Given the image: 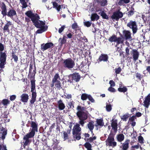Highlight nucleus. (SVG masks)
I'll use <instances>...</instances> for the list:
<instances>
[{
	"instance_id": "obj_34",
	"label": "nucleus",
	"mask_w": 150,
	"mask_h": 150,
	"mask_svg": "<svg viewBox=\"0 0 150 150\" xmlns=\"http://www.w3.org/2000/svg\"><path fill=\"white\" fill-rule=\"evenodd\" d=\"M67 37L64 35L63 38H60L59 39V41L61 46H62L63 45L65 44L67 41Z\"/></svg>"
},
{
	"instance_id": "obj_58",
	"label": "nucleus",
	"mask_w": 150,
	"mask_h": 150,
	"mask_svg": "<svg viewBox=\"0 0 150 150\" xmlns=\"http://www.w3.org/2000/svg\"><path fill=\"white\" fill-rule=\"evenodd\" d=\"M115 72L116 74H119L121 72V69L120 67L115 69Z\"/></svg>"
},
{
	"instance_id": "obj_56",
	"label": "nucleus",
	"mask_w": 150,
	"mask_h": 150,
	"mask_svg": "<svg viewBox=\"0 0 150 150\" xmlns=\"http://www.w3.org/2000/svg\"><path fill=\"white\" fill-rule=\"evenodd\" d=\"M16 96L15 95H12L10 96V100L14 101L16 98Z\"/></svg>"
},
{
	"instance_id": "obj_18",
	"label": "nucleus",
	"mask_w": 150,
	"mask_h": 150,
	"mask_svg": "<svg viewBox=\"0 0 150 150\" xmlns=\"http://www.w3.org/2000/svg\"><path fill=\"white\" fill-rule=\"evenodd\" d=\"M87 99H88L91 103L95 102L94 100L90 95L86 93L82 94L81 96V99L83 100H86Z\"/></svg>"
},
{
	"instance_id": "obj_2",
	"label": "nucleus",
	"mask_w": 150,
	"mask_h": 150,
	"mask_svg": "<svg viewBox=\"0 0 150 150\" xmlns=\"http://www.w3.org/2000/svg\"><path fill=\"white\" fill-rule=\"evenodd\" d=\"M108 40L111 42H116V46L117 47V51H118L120 55L121 56L122 54L121 49L122 48V38L120 37L117 38L115 35H113L109 38Z\"/></svg>"
},
{
	"instance_id": "obj_52",
	"label": "nucleus",
	"mask_w": 150,
	"mask_h": 150,
	"mask_svg": "<svg viewBox=\"0 0 150 150\" xmlns=\"http://www.w3.org/2000/svg\"><path fill=\"white\" fill-rule=\"evenodd\" d=\"M65 28L66 27L65 25H63L59 29L58 32L60 33H61Z\"/></svg>"
},
{
	"instance_id": "obj_55",
	"label": "nucleus",
	"mask_w": 150,
	"mask_h": 150,
	"mask_svg": "<svg viewBox=\"0 0 150 150\" xmlns=\"http://www.w3.org/2000/svg\"><path fill=\"white\" fill-rule=\"evenodd\" d=\"M43 150H52L49 146H48L47 144L45 145L43 147Z\"/></svg>"
},
{
	"instance_id": "obj_1",
	"label": "nucleus",
	"mask_w": 150,
	"mask_h": 150,
	"mask_svg": "<svg viewBox=\"0 0 150 150\" xmlns=\"http://www.w3.org/2000/svg\"><path fill=\"white\" fill-rule=\"evenodd\" d=\"M77 112L76 115L79 120V123L82 126H83L85 123L84 121L88 118V112L87 110L86 107L79 105L76 107Z\"/></svg>"
},
{
	"instance_id": "obj_48",
	"label": "nucleus",
	"mask_w": 150,
	"mask_h": 150,
	"mask_svg": "<svg viewBox=\"0 0 150 150\" xmlns=\"http://www.w3.org/2000/svg\"><path fill=\"white\" fill-rule=\"evenodd\" d=\"M0 150H7V147L6 145L0 144Z\"/></svg>"
},
{
	"instance_id": "obj_23",
	"label": "nucleus",
	"mask_w": 150,
	"mask_h": 150,
	"mask_svg": "<svg viewBox=\"0 0 150 150\" xmlns=\"http://www.w3.org/2000/svg\"><path fill=\"white\" fill-rule=\"evenodd\" d=\"M6 16L12 19L13 16H17L16 11L13 9H9Z\"/></svg>"
},
{
	"instance_id": "obj_60",
	"label": "nucleus",
	"mask_w": 150,
	"mask_h": 150,
	"mask_svg": "<svg viewBox=\"0 0 150 150\" xmlns=\"http://www.w3.org/2000/svg\"><path fill=\"white\" fill-rule=\"evenodd\" d=\"M125 51H126V57H128L129 55V48L128 47H127L126 48Z\"/></svg>"
},
{
	"instance_id": "obj_28",
	"label": "nucleus",
	"mask_w": 150,
	"mask_h": 150,
	"mask_svg": "<svg viewBox=\"0 0 150 150\" xmlns=\"http://www.w3.org/2000/svg\"><path fill=\"white\" fill-rule=\"evenodd\" d=\"M7 131L5 128L2 127V129L1 131L0 134V138L4 140L5 138V136L7 134Z\"/></svg>"
},
{
	"instance_id": "obj_39",
	"label": "nucleus",
	"mask_w": 150,
	"mask_h": 150,
	"mask_svg": "<svg viewBox=\"0 0 150 150\" xmlns=\"http://www.w3.org/2000/svg\"><path fill=\"white\" fill-rule=\"evenodd\" d=\"M96 137L95 136L93 137H90L89 138L87 139L84 138L85 140L87 142H89V143H92L93 142V140L96 139Z\"/></svg>"
},
{
	"instance_id": "obj_29",
	"label": "nucleus",
	"mask_w": 150,
	"mask_h": 150,
	"mask_svg": "<svg viewBox=\"0 0 150 150\" xmlns=\"http://www.w3.org/2000/svg\"><path fill=\"white\" fill-rule=\"evenodd\" d=\"M108 56L107 55L101 54L99 56L98 60L99 62H101L102 61L105 62L108 60Z\"/></svg>"
},
{
	"instance_id": "obj_64",
	"label": "nucleus",
	"mask_w": 150,
	"mask_h": 150,
	"mask_svg": "<svg viewBox=\"0 0 150 150\" xmlns=\"http://www.w3.org/2000/svg\"><path fill=\"white\" fill-rule=\"evenodd\" d=\"M142 114L141 112H138L136 113L135 115V116L136 117H139L142 116Z\"/></svg>"
},
{
	"instance_id": "obj_46",
	"label": "nucleus",
	"mask_w": 150,
	"mask_h": 150,
	"mask_svg": "<svg viewBox=\"0 0 150 150\" xmlns=\"http://www.w3.org/2000/svg\"><path fill=\"white\" fill-rule=\"evenodd\" d=\"M74 102L73 100L70 101L68 103V105L69 107L68 106L69 109H71V108H74Z\"/></svg>"
},
{
	"instance_id": "obj_33",
	"label": "nucleus",
	"mask_w": 150,
	"mask_h": 150,
	"mask_svg": "<svg viewBox=\"0 0 150 150\" xmlns=\"http://www.w3.org/2000/svg\"><path fill=\"white\" fill-rule=\"evenodd\" d=\"M130 141L129 139H127L125 142L122 144V150H127L129 148V144Z\"/></svg>"
},
{
	"instance_id": "obj_11",
	"label": "nucleus",
	"mask_w": 150,
	"mask_h": 150,
	"mask_svg": "<svg viewBox=\"0 0 150 150\" xmlns=\"http://www.w3.org/2000/svg\"><path fill=\"white\" fill-rule=\"evenodd\" d=\"M114 141V139L113 137L112 136H109L105 141L106 145L111 146L113 147L115 146H116L117 143Z\"/></svg>"
},
{
	"instance_id": "obj_26",
	"label": "nucleus",
	"mask_w": 150,
	"mask_h": 150,
	"mask_svg": "<svg viewBox=\"0 0 150 150\" xmlns=\"http://www.w3.org/2000/svg\"><path fill=\"white\" fill-rule=\"evenodd\" d=\"M111 121V126L112 128V129H113L115 131H117V120L112 119Z\"/></svg>"
},
{
	"instance_id": "obj_20",
	"label": "nucleus",
	"mask_w": 150,
	"mask_h": 150,
	"mask_svg": "<svg viewBox=\"0 0 150 150\" xmlns=\"http://www.w3.org/2000/svg\"><path fill=\"white\" fill-rule=\"evenodd\" d=\"M57 104L58 108L59 110H62L65 108L66 106L62 99H61L58 100L57 101Z\"/></svg>"
},
{
	"instance_id": "obj_7",
	"label": "nucleus",
	"mask_w": 150,
	"mask_h": 150,
	"mask_svg": "<svg viewBox=\"0 0 150 150\" xmlns=\"http://www.w3.org/2000/svg\"><path fill=\"white\" fill-rule=\"evenodd\" d=\"M6 51L0 52V68H4L6 63Z\"/></svg>"
},
{
	"instance_id": "obj_51",
	"label": "nucleus",
	"mask_w": 150,
	"mask_h": 150,
	"mask_svg": "<svg viewBox=\"0 0 150 150\" xmlns=\"http://www.w3.org/2000/svg\"><path fill=\"white\" fill-rule=\"evenodd\" d=\"M106 108L107 111L108 112L110 111L112 109L111 105L110 104H107L106 106Z\"/></svg>"
},
{
	"instance_id": "obj_41",
	"label": "nucleus",
	"mask_w": 150,
	"mask_h": 150,
	"mask_svg": "<svg viewBox=\"0 0 150 150\" xmlns=\"http://www.w3.org/2000/svg\"><path fill=\"white\" fill-rule=\"evenodd\" d=\"M84 147L87 149V150H92V145L89 142H86L84 145Z\"/></svg>"
},
{
	"instance_id": "obj_45",
	"label": "nucleus",
	"mask_w": 150,
	"mask_h": 150,
	"mask_svg": "<svg viewBox=\"0 0 150 150\" xmlns=\"http://www.w3.org/2000/svg\"><path fill=\"white\" fill-rule=\"evenodd\" d=\"M21 3L22 5V7L23 8H25L28 6L27 2L25 0H20Z\"/></svg>"
},
{
	"instance_id": "obj_59",
	"label": "nucleus",
	"mask_w": 150,
	"mask_h": 150,
	"mask_svg": "<svg viewBox=\"0 0 150 150\" xmlns=\"http://www.w3.org/2000/svg\"><path fill=\"white\" fill-rule=\"evenodd\" d=\"M134 13V12L132 10H131L129 11L128 13V16L129 17L132 15Z\"/></svg>"
},
{
	"instance_id": "obj_36",
	"label": "nucleus",
	"mask_w": 150,
	"mask_h": 150,
	"mask_svg": "<svg viewBox=\"0 0 150 150\" xmlns=\"http://www.w3.org/2000/svg\"><path fill=\"white\" fill-rule=\"evenodd\" d=\"M99 18V17L96 13H95L91 15V19L92 21L98 20Z\"/></svg>"
},
{
	"instance_id": "obj_43",
	"label": "nucleus",
	"mask_w": 150,
	"mask_h": 150,
	"mask_svg": "<svg viewBox=\"0 0 150 150\" xmlns=\"http://www.w3.org/2000/svg\"><path fill=\"white\" fill-rule=\"evenodd\" d=\"M63 137L64 140H66L69 139V137L67 133L65 131H63Z\"/></svg>"
},
{
	"instance_id": "obj_30",
	"label": "nucleus",
	"mask_w": 150,
	"mask_h": 150,
	"mask_svg": "<svg viewBox=\"0 0 150 150\" xmlns=\"http://www.w3.org/2000/svg\"><path fill=\"white\" fill-rule=\"evenodd\" d=\"M136 119V117L134 115L132 116V117H130L129 119V120L128 121V122H131V125L132 127L134 126L136 124V122L134 121V120L135 119Z\"/></svg>"
},
{
	"instance_id": "obj_49",
	"label": "nucleus",
	"mask_w": 150,
	"mask_h": 150,
	"mask_svg": "<svg viewBox=\"0 0 150 150\" xmlns=\"http://www.w3.org/2000/svg\"><path fill=\"white\" fill-rule=\"evenodd\" d=\"M71 28L72 29L75 30L76 28H79V27L76 23H74L72 24Z\"/></svg>"
},
{
	"instance_id": "obj_13",
	"label": "nucleus",
	"mask_w": 150,
	"mask_h": 150,
	"mask_svg": "<svg viewBox=\"0 0 150 150\" xmlns=\"http://www.w3.org/2000/svg\"><path fill=\"white\" fill-rule=\"evenodd\" d=\"M31 127H32L31 131L28 133L34 136L35 132H38V124L34 121H31Z\"/></svg>"
},
{
	"instance_id": "obj_38",
	"label": "nucleus",
	"mask_w": 150,
	"mask_h": 150,
	"mask_svg": "<svg viewBox=\"0 0 150 150\" xmlns=\"http://www.w3.org/2000/svg\"><path fill=\"white\" fill-rule=\"evenodd\" d=\"M16 52L13 51L11 53V57L12 59H13L14 61L17 63L18 60V56L16 54Z\"/></svg>"
},
{
	"instance_id": "obj_62",
	"label": "nucleus",
	"mask_w": 150,
	"mask_h": 150,
	"mask_svg": "<svg viewBox=\"0 0 150 150\" xmlns=\"http://www.w3.org/2000/svg\"><path fill=\"white\" fill-rule=\"evenodd\" d=\"M64 96H65V98L66 99H69L72 98V95L71 94H68L67 96L64 95Z\"/></svg>"
},
{
	"instance_id": "obj_16",
	"label": "nucleus",
	"mask_w": 150,
	"mask_h": 150,
	"mask_svg": "<svg viewBox=\"0 0 150 150\" xmlns=\"http://www.w3.org/2000/svg\"><path fill=\"white\" fill-rule=\"evenodd\" d=\"M54 47V44L51 42H47L45 44H42L41 45V50L43 52L46 50L50 48H53Z\"/></svg>"
},
{
	"instance_id": "obj_47",
	"label": "nucleus",
	"mask_w": 150,
	"mask_h": 150,
	"mask_svg": "<svg viewBox=\"0 0 150 150\" xmlns=\"http://www.w3.org/2000/svg\"><path fill=\"white\" fill-rule=\"evenodd\" d=\"M136 77L139 81H141L143 77V76L139 73H136Z\"/></svg>"
},
{
	"instance_id": "obj_6",
	"label": "nucleus",
	"mask_w": 150,
	"mask_h": 150,
	"mask_svg": "<svg viewBox=\"0 0 150 150\" xmlns=\"http://www.w3.org/2000/svg\"><path fill=\"white\" fill-rule=\"evenodd\" d=\"M63 64L65 68L71 69L73 68L75 63L74 61L71 58H69L63 60Z\"/></svg>"
},
{
	"instance_id": "obj_44",
	"label": "nucleus",
	"mask_w": 150,
	"mask_h": 150,
	"mask_svg": "<svg viewBox=\"0 0 150 150\" xmlns=\"http://www.w3.org/2000/svg\"><path fill=\"white\" fill-rule=\"evenodd\" d=\"M101 16L102 17L103 19H108V16L106 15V13L104 11H103L101 12L100 14Z\"/></svg>"
},
{
	"instance_id": "obj_25",
	"label": "nucleus",
	"mask_w": 150,
	"mask_h": 150,
	"mask_svg": "<svg viewBox=\"0 0 150 150\" xmlns=\"http://www.w3.org/2000/svg\"><path fill=\"white\" fill-rule=\"evenodd\" d=\"M20 100L22 102L24 103H27L29 99V96L26 93H23L20 96Z\"/></svg>"
},
{
	"instance_id": "obj_22",
	"label": "nucleus",
	"mask_w": 150,
	"mask_h": 150,
	"mask_svg": "<svg viewBox=\"0 0 150 150\" xmlns=\"http://www.w3.org/2000/svg\"><path fill=\"white\" fill-rule=\"evenodd\" d=\"M150 93L147 96L145 97V100L144 101V106L146 108H148L150 105Z\"/></svg>"
},
{
	"instance_id": "obj_37",
	"label": "nucleus",
	"mask_w": 150,
	"mask_h": 150,
	"mask_svg": "<svg viewBox=\"0 0 150 150\" xmlns=\"http://www.w3.org/2000/svg\"><path fill=\"white\" fill-rule=\"evenodd\" d=\"M40 29H38L36 31L37 33H42L43 32L45 31L47 29V27H43L42 28H39Z\"/></svg>"
},
{
	"instance_id": "obj_19",
	"label": "nucleus",
	"mask_w": 150,
	"mask_h": 150,
	"mask_svg": "<svg viewBox=\"0 0 150 150\" xmlns=\"http://www.w3.org/2000/svg\"><path fill=\"white\" fill-rule=\"evenodd\" d=\"M10 103V101L7 99H4L0 100V109L3 107L6 108L8 105Z\"/></svg>"
},
{
	"instance_id": "obj_21",
	"label": "nucleus",
	"mask_w": 150,
	"mask_h": 150,
	"mask_svg": "<svg viewBox=\"0 0 150 150\" xmlns=\"http://www.w3.org/2000/svg\"><path fill=\"white\" fill-rule=\"evenodd\" d=\"M124 37H122V39H125L126 40L130 39L132 38L131 34L128 30H124L123 31Z\"/></svg>"
},
{
	"instance_id": "obj_10",
	"label": "nucleus",
	"mask_w": 150,
	"mask_h": 150,
	"mask_svg": "<svg viewBox=\"0 0 150 150\" xmlns=\"http://www.w3.org/2000/svg\"><path fill=\"white\" fill-rule=\"evenodd\" d=\"M34 136L30 134L29 133H28L26 135H25L24 136L23 139L25 141L23 142V144H22L21 146H22V145L23 146V147L24 148H25V146L28 145H29L30 142L29 139V138H33Z\"/></svg>"
},
{
	"instance_id": "obj_54",
	"label": "nucleus",
	"mask_w": 150,
	"mask_h": 150,
	"mask_svg": "<svg viewBox=\"0 0 150 150\" xmlns=\"http://www.w3.org/2000/svg\"><path fill=\"white\" fill-rule=\"evenodd\" d=\"M84 24L85 26L87 27H89L91 26V23L89 21H87L84 22Z\"/></svg>"
},
{
	"instance_id": "obj_31",
	"label": "nucleus",
	"mask_w": 150,
	"mask_h": 150,
	"mask_svg": "<svg viewBox=\"0 0 150 150\" xmlns=\"http://www.w3.org/2000/svg\"><path fill=\"white\" fill-rule=\"evenodd\" d=\"M52 3L53 4V7L55 8L58 12H59L61 8V5H58L56 1L52 2Z\"/></svg>"
},
{
	"instance_id": "obj_53",
	"label": "nucleus",
	"mask_w": 150,
	"mask_h": 150,
	"mask_svg": "<svg viewBox=\"0 0 150 150\" xmlns=\"http://www.w3.org/2000/svg\"><path fill=\"white\" fill-rule=\"evenodd\" d=\"M117 141L119 142H121L122 141V134H120L117 135Z\"/></svg>"
},
{
	"instance_id": "obj_3",
	"label": "nucleus",
	"mask_w": 150,
	"mask_h": 150,
	"mask_svg": "<svg viewBox=\"0 0 150 150\" xmlns=\"http://www.w3.org/2000/svg\"><path fill=\"white\" fill-rule=\"evenodd\" d=\"M60 79V76L58 73H57L54 76L52 81V83L50 84V86L53 88L54 86L57 89L60 90L62 88L61 82L58 80Z\"/></svg>"
},
{
	"instance_id": "obj_24",
	"label": "nucleus",
	"mask_w": 150,
	"mask_h": 150,
	"mask_svg": "<svg viewBox=\"0 0 150 150\" xmlns=\"http://www.w3.org/2000/svg\"><path fill=\"white\" fill-rule=\"evenodd\" d=\"M131 53L132 54L133 58L134 61H136L138 59L139 53L137 50L133 49L131 52Z\"/></svg>"
},
{
	"instance_id": "obj_12",
	"label": "nucleus",
	"mask_w": 150,
	"mask_h": 150,
	"mask_svg": "<svg viewBox=\"0 0 150 150\" xmlns=\"http://www.w3.org/2000/svg\"><path fill=\"white\" fill-rule=\"evenodd\" d=\"M25 14L31 19L33 23L34 21L36 19H37L39 18V16L37 13L34 14L31 11H28L25 13Z\"/></svg>"
},
{
	"instance_id": "obj_17",
	"label": "nucleus",
	"mask_w": 150,
	"mask_h": 150,
	"mask_svg": "<svg viewBox=\"0 0 150 150\" xmlns=\"http://www.w3.org/2000/svg\"><path fill=\"white\" fill-rule=\"evenodd\" d=\"M0 8L1 10V14L2 15L3 17L6 16L8 13L7 11V6L4 2H2L0 4Z\"/></svg>"
},
{
	"instance_id": "obj_50",
	"label": "nucleus",
	"mask_w": 150,
	"mask_h": 150,
	"mask_svg": "<svg viewBox=\"0 0 150 150\" xmlns=\"http://www.w3.org/2000/svg\"><path fill=\"white\" fill-rule=\"evenodd\" d=\"M138 138V141L140 143L143 144L144 143V139L142 136L140 135L139 136Z\"/></svg>"
},
{
	"instance_id": "obj_27",
	"label": "nucleus",
	"mask_w": 150,
	"mask_h": 150,
	"mask_svg": "<svg viewBox=\"0 0 150 150\" xmlns=\"http://www.w3.org/2000/svg\"><path fill=\"white\" fill-rule=\"evenodd\" d=\"M12 25V23L10 21H7L6 24H5L3 28V33H4L6 32H9V27L10 25Z\"/></svg>"
},
{
	"instance_id": "obj_61",
	"label": "nucleus",
	"mask_w": 150,
	"mask_h": 150,
	"mask_svg": "<svg viewBox=\"0 0 150 150\" xmlns=\"http://www.w3.org/2000/svg\"><path fill=\"white\" fill-rule=\"evenodd\" d=\"M108 90L109 91L111 92H115V88L112 87L111 86L109 87Z\"/></svg>"
},
{
	"instance_id": "obj_57",
	"label": "nucleus",
	"mask_w": 150,
	"mask_h": 150,
	"mask_svg": "<svg viewBox=\"0 0 150 150\" xmlns=\"http://www.w3.org/2000/svg\"><path fill=\"white\" fill-rule=\"evenodd\" d=\"M4 50V45L2 43H0V52H3V51Z\"/></svg>"
},
{
	"instance_id": "obj_15",
	"label": "nucleus",
	"mask_w": 150,
	"mask_h": 150,
	"mask_svg": "<svg viewBox=\"0 0 150 150\" xmlns=\"http://www.w3.org/2000/svg\"><path fill=\"white\" fill-rule=\"evenodd\" d=\"M120 9H118L113 13V15L111 17L112 19L118 21L122 17V12L120 11Z\"/></svg>"
},
{
	"instance_id": "obj_63",
	"label": "nucleus",
	"mask_w": 150,
	"mask_h": 150,
	"mask_svg": "<svg viewBox=\"0 0 150 150\" xmlns=\"http://www.w3.org/2000/svg\"><path fill=\"white\" fill-rule=\"evenodd\" d=\"M109 83L110 85L111 86H115V83L112 80H110L109 81Z\"/></svg>"
},
{
	"instance_id": "obj_9",
	"label": "nucleus",
	"mask_w": 150,
	"mask_h": 150,
	"mask_svg": "<svg viewBox=\"0 0 150 150\" xmlns=\"http://www.w3.org/2000/svg\"><path fill=\"white\" fill-rule=\"evenodd\" d=\"M127 26L132 29L133 34H135L137 32L138 30L137 26V23L135 21H130L129 22L127 23Z\"/></svg>"
},
{
	"instance_id": "obj_35",
	"label": "nucleus",
	"mask_w": 150,
	"mask_h": 150,
	"mask_svg": "<svg viewBox=\"0 0 150 150\" xmlns=\"http://www.w3.org/2000/svg\"><path fill=\"white\" fill-rule=\"evenodd\" d=\"M97 2L100 4L101 6L104 7L108 4L107 0H102L101 1L97 0Z\"/></svg>"
},
{
	"instance_id": "obj_42",
	"label": "nucleus",
	"mask_w": 150,
	"mask_h": 150,
	"mask_svg": "<svg viewBox=\"0 0 150 150\" xmlns=\"http://www.w3.org/2000/svg\"><path fill=\"white\" fill-rule=\"evenodd\" d=\"M130 116L128 113L124 115H122V121H126Z\"/></svg>"
},
{
	"instance_id": "obj_8",
	"label": "nucleus",
	"mask_w": 150,
	"mask_h": 150,
	"mask_svg": "<svg viewBox=\"0 0 150 150\" xmlns=\"http://www.w3.org/2000/svg\"><path fill=\"white\" fill-rule=\"evenodd\" d=\"M69 79L68 81L70 83L74 82H79L81 78L79 73H75L69 76Z\"/></svg>"
},
{
	"instance_id": "obj_5",
	"label": "nucleus",
	"mask_w": 150,
	"mask_h": 150,
	"mask_svg": "<svg viewBox=\"0 0 150 150\" xmlns=\"http://www.w3.org/2000/svg\"><path fill=\"white\" fill-rule=\"evenodd\" d=\"M35 80H32L31 81V92L32 93V98L30 102L31 104H33L36 100V98L37 96L35 90Z\"/></svg>"
},
{
	"instance_id": "obj_4",
	"label": "nucleus",
	"mask_w": 150,
	"mask_h": 150,
	"mask_svg": "<svg viewBox=\"0 0 150 150\" xmlns=\"http://www.w3.org/2000/svg\"><path fill=\"white\" fill-rule=\"evenodd\" d=\"M81 128L80 127L79 124H76L74 125L72 129V134L73 137L78 140L81 138Z\"/></svg>"
},
{
	"instance_id": "obj_14",
	"label": "nucleus",
	"mask_w": 150,
	"mask_h": 150,
	"mask_svg": "<svg viewBox=\"0 0 150 150\" xmlns=\"http://www.w3.org/2000/svg\"><path fill=\"white\" fill-rule=\"evenodd\" d=\"M40 18L39 16V18L35 19L34 21L33 22L34 25L37 28H42L43 27H45L44 26L45 25V21H44V22L42 21L39 20Z\"/></svg>"
},
{
	"instance_id": "obj_32",
	"label": "nucleus",
	"mask_w": 150,
	"mask_h": 150,
	"mask_svg": "<svg viewBox=\"0 0 150 150\" xmlns=\"http://www.w3.org/2000/svg\"><path fill=\"white\" fill-rule=\"evenodd\" d=\"M87 126L90 131L93 130L94 127V121H91L89 122L87 124Z\"/></svg>"
},
{
	"instance_id": "obj_40",
	"label": "nucleus",
	"mask_w": 150,
	"mask_h": 150,
	"mask_svg": "<svg viewBox=\"0 0 150 150\" xmlns=\"http://www.w3.org/2000/svg\"><path fill=\"white\" fill-rule=\"evenodd\" d=\"M96 122L98 125L100 126H103L104 125V123L102 119H97Z\"/></svg>"
}]
</instances>
